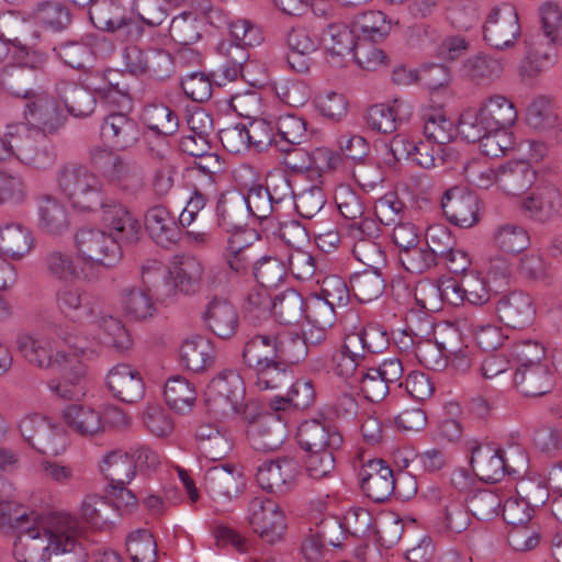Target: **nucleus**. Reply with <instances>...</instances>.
Returning <instances> with one entry per match:
<instances>
[{"label": "nucleus", "mask_w": 562, "mask_h": 562, "mask_svg": "<svg viewBox=\"0 0 562 562\" xmlns=\"http://www.w3.org/2000/svg\"><path fill=\"white\" fill-rule=\"evenodd\" d=\"M57 529L44 526L40 516L35 522L19 530L13 554L19 562H47Z\"/></svg>", "instance_id": "9"}, {"label": "nucleus", "mask_w": 562, "mask_h": 562, "mask_svg": "<svg viewBox=\"0 0 562 562\" xmlns=\"http://www.w3.org/2000/svg\"><path fill=\"white\" fill-rule=\"evenodd\" d=\"M351 290L360 302H371L380 297L385 289L381 269L367 268L356 272L350 279Z\"/></svg>", "instance_id": "55"}, {"label": "nucleus", "mask_w": 562, "mask_h": 562, "mask_svg": "<svg viewBox=\"0 0 562 562\" xmlns=\"http://www.w3.org/2000/svg\"><path fill=\"white\" fill-rule=\"evenodd\" d=\"M101 333L100 339L102 344L114 348L119 352H123L132 346V338L122 322L111 315H101L94 318Z\"/></svg>", "instance_id": "56"}, {"label": "nucleus", "mask_w": 562, "mask_h": 562, "mask_svg": "<svg viewBox=\"0 0 562 562\" xmlns=\"http://www.w3.org/2000/svg\"><path fill=\"white\" fill-rule=\"evenodd\" d=\"M527 123L531 128L549 132L562 145V120L550 100L539 97L527 109Z\"/></svg>", "instance_id": "40"}, {"label": "nucleus", "mask_w": 562, "mask_h": 562, "mask_svg": "<svg viewBox=\"0 0 562 562\" xmlns=\"http://www.w3.org/2000/svg\"><path fill=\"white\" fill-rule=\"evenodd\" d=\"M203 488L210 497L226 503L236 497L244 485L243 475L233 465H215L207 469L203 477Z\"/></svg>", "instance_id": "22"}, {"label": "nucleus", "mask_w": 562, "mask_h": 562, "mask_svg": "<svg viewBox=\"0 0 562 562\" xmlns=\"http://www.w3.org/2000/svg\"><path fill=\"white\" fill-rule=\"evenodd\" d=\"M540 23L547 42L542 43L540 34L525 38L527 56L520 66V74L529 78L552 65L553 46L562 45V10L558 4L547 2L540 8Z\"/></svg>", "instance_id": "5"}, {"label": "nucleus", "mask_w": 562, "mask_h": 562, "mask_svg": "<svg viewBox=\"0 0 562 562\" xmlns=\"http://www.w3.org/2000/svg\"><path fill=\"white\" fill-rule=\"evenodd\" d=\"M88 553L75 537L57 529L47 562H87Z\"/></svg>", "instance_id": "59"}, {"label": "nucleus", "mask_w": 562, "mask_h": 562, "mask_svg": "<svg viewBox=\"0 0 562 562\" xmlns=\"http://www.w3.org/2000/svg\"><path fill=\"white\" fill-rule=\"evenodd\" d=\"M359 41L380 42L391 31V21L381 11H368L356 16L353 26Z\"/></svg>", "instance_id": "52"}, {"label": "nucleus", "mask_w": 562, "mask_h": 562, "mask_svg": "<svg viewBox=\"0 0 562 562\" xmlns=\"http://www.w3.org/2000/svg\"><path fill=\"white\" fill-rule=\"evenodd\" d=\"M276 148L281 153H290L294 146L306 139V122L296 115L285 114L278 117L273 125Z\"/></svg>", "instance_id": "45"}, {"label": "nucleus", "mask_w": 562, "mask_h": 562, "mask_svg": "<svg viewBox=\"0 0 562 562\" xmlns=\"http://www.w3.org/2000/svg\"><path fill=\"white\" fill-rule=\"evenodd\" d=\"M248 512L249 524L262 541L274 544L282 540L286 529L285 516L276 502L255 497Z\"/></svg>", "instance_id": "11"}, {"label": "nucleus", "mask_w": 562, "mask_h": 562, "mask_svg": "<svg viewBox=\"0 0 562 562\" xmlns=\"http://www.w3.org/2000/svg\"><path fill=\"white\" fill-rule=\"evenodd\" d=\"M458 131L467 142L476 143L495 128L480 106L470 108L461 114Z\"/></svg>", "instance_id": "58"}, {"label": "nucleus", "mask_w": 562, "mask_h": 562, "mask_svg": "<svg viewBox=\"0 0 562 562\" xmlns=\"http://www.w3.org/2000/svg\"><path fill=\"white\" fill-rule=\"evenodd\" d=\"M124 65L130 74L135 76L148 75L156 80H165L175 71L172 55L161 48L143 49L131 45L122 53Z\"/></svg>", "instance_id": "8"}, {"label": "nucleus", "mask_w": 562, "mask_h": 562, "mask_svg": "<svg viewBox=\"0 0 562 562\" xmlns=\"http://www.w3.org/2000/svg\"><path fill=\"white\" fill-rule=\"evenodd\" d=\"M536 172L527 161H512L498 168L497 184L507 194L518 195L535 181Z\"/></svg>", "instance_id": "42"}, {"label": "nucleus", "mask_w": 562, "mask_h": 562, "mask_svg": "<svg viewBox=\"0 0 562 562\" xmlns=\"http://www.w3.org/2000/svg\"><path fill=\"white\" fill-rule=\"evenodd\" d=\"M358 479L363 494L375 503L387 501L395 491L396 477L383 459L366 461L358 473Z\"/></svg>", "instance_id": "16"}, {"label": "nucleus", "mask_w": 562, "mask_h": 562, "mask_svg": "<svg viewBox=\"0 0 562 562\" xmlns=\"http://www.w3.org/2000/svg\"><path fill=\"white\" fill-rule=\"evenodd\" d=\"M243 378L235 371H221L207 385L206 396L211 409L223 415L239 412L245 400Z\"/></svg>", "instance_id": "10"}, {"label": "nucleus", "mask_w": 562, "mask_h": 562, "mask_svg": "<svg viewBox=\"0 0 562 562\" xmlns=\"http://www.w3.org/2000/svg\"><path fill=\"white\" fill-rule=\"evenodd\" d=\"M57 188L71 207L81 213L103 212V220L111 224L122 221L131 229L132 221L127 207L117 199L106 194L100 177L90 167L70 161L63 165L56 175Z\"/></svg>", "instance_id": "1"}, {"label": "nucleus", "mask_w": 562, "mask_h": 562, "mask_svg": "<svg viewBox=\"0 0 562 562\" xmlns=\"http://www.w3.org/2000/svg\"><path fill=\"white\" fill-rule=\"evenodd\" d=\"M126 547L133 562H156L157 544L149 530L132 531L127 536Z\"/></svg>", "instance_id": "64"}, {"label": "nucleus", "mask_w": 562, "mask_h": 562, "mask_svg": "<svg viewBox=\"0 0 562 562\" xmlns=\"http://www.w3.org/2000/svg\"><path fill=\"white\" fill-rule=\"evenodd\" d=\"M156 278H164L165 271L160 268L150 270L147 267L142 269L144 288L127 286L122 290L121 297L125 313L134 319H145L153 315L155 305L149 294V285Z\"/></svg>", "instance_id": "23"}, {"label": "nucleus", "mask_w": 562, "mask_h": 562, "mask_svg": "<svg viewBox=\"0 0 562 562\" xmlns=\"http://www.w3.org/2000/svg\"><path fill=\"white\" fill-rule=\"evenodd\" d=\"M100 214V221L110 232L97 227H81L75 234V245L78 256L85 262H91L98 266L113 267L122 258V247L124 245H134L140 236V224L127 210V216L132 221L131 232L126 224L120 220L117 224H111L103 220V212ZM117 220V217H114ZM116 222V221H114Z\"/></svg>", "instance_id": "3"}, {"label": "nucleus", "mask_w": 562, "mask_h": 562, "mask_svg": "<svg viewBox=\"0 0 562 562\" xmlns=\"http://www.w3.org/2000/svg\"><path fill=\"white\" fill-rule=\"evenodd\" d=\"M277 359H290L292 362L305 359V345L299 333L263 331L246 340L243 360L248 368Z\"/></svg>", "instance_id": "6"}, {"label": "nucleus", "mask_w": 562, "mask_h": 562, "mask_svg": "<svg viewBox=\"0 0 562 562\" xmlns=\"http://www.w3.org/2000/svg\"><path fill=\"white\" fill-rule=\"evenodd\" d=\"M180 358L188 370L200 372L212 366L214 348L210 339L203 336H194L182 342Z\"/></svg>", "instance_id": "44"}, {"label": "nucleus", "mask_w": 562, "mask_h": 562, "mask_svg": "<svg viewBox=\"0 0 562 562\" xmlns=\"http://www.w3.org/2000/svg\"><path fill=\"white\" fill-rule=\"evenodd\" d=\"M56 304L60 313L74 323L94 322L100 314L98 299L77 285H64L56 292Z\"/></svg>", "instance_id": "15"}, {"label": "nucleus", "mask_w": 562, "mask_h": 562, "mask_svg": "<svg viewBox=\"0 0 562 562\" xmlns=\"http://www.w3.org/2000/svg\"><path fill=\"white\" fill-rule=\"evenodd\" d=\"M502 323L514 329H521L532 323L535 308L529 294L514 291L503 295L496 306Z\"/></svg>", "instance_id": "25"}, {"label": "nucleus", "mask_w": 562, "mask_h": 562, "mask_svg": "<svg viewBox=\"0 0 562 562\" xmlns=\"http://www.w3.org/2000/svg\"><path fill=\"white\" fill-rule=\"evenodd\" d=\"M25 127H18L16 144H14V156L23 164L35 169H47L52 167L56 159L54 146L41 137L40 142L34 140L30 134L23 136Z\"/></svg>", "instance_id": "27"}, {"label": "nucleus", "mask_w": 562, "mask_h": 562, "mask_svg": "<svg viewBox=\"0 0 562 562\" xmlns=\"http://www.w3.org/2000/svg\"><path fill=\"white\" fill-rule=\"evenodd\" d=\"M412 113L413 108L411 103L396 98L390 103H379L370 106L368 124L372 130L383 134H391L403 123L407 122Z\"/></svg>", "instance_id": "26"}, {"label": "nucleus", "mask_w": 562, "mask_h": 562, "mask_svg": "<svg viewBox=\"0 0 562 562\" xmlns=\"http://www.w3.org/2000/svg\"><path fill=\"white\" fill-rule=\"evenodd\" d=\"M521 34L516 8L508 2L494 5L483 26L485 42L493 48L503 50L515 45Z\"/></svg>", "instance_id": "7"}, {"label": "nucleus", "mask_w": 562, "mask_h": 562, "mask_svg": "<svg viewBox=\"0 0 562 562\" xmlns=\"http://www.w3.org/2000/svg\"><path fill=\"white\" fill-rule=\"evenodd\" d=\"M37 24L52 33H61L71 24L70 9L59 1H43L33 10Z\"/></svg>", "instance_id": "47"}, {"label": "nucleus", "mask_w": 562, "mask_h": 562, "mask_svg": "<svg viewBox=\"0 0 562 562\" xmlns=\"http://www.w3.org/2000/svg\"><path fill=\"white\" fill-rule=\"evenodd\" d=\"M55 92L70 115L87 117L94 112L97 101L91 89L63 80L56 83Z\"/></svg>", "instance_id": "32"}, {"label": "nucleus", "mask_w": 562, "mask_h": 562, "mask_svg": "<svg viewBox=\"0 0 562 562\" xmlns=\"http://www.w3.org/2000/svg\"><path fill=\"white\" fill-rule=\"evenodd\" d=\"M195 438L200 453L211 461L224 459L233 447L228 434L211 424L199 426Z\"/></svg>", "instance_id": "39"}, {"label": "nucleus", "mask_w": 562, "mask_h": 562, "mask_svg": "<svg viewBox=\"0 0 562 562\" xmlns=\"http://www.w3.org/2000/svg\"><path fill=\"white\" fill-rule=\"evenodd\" d=\"M103 140L113 149L125 150L133 147L140 137L138 123L125 112H111L101 124Z\"/></svg>", "instance_id": "20"}, {"label": "nucleus", "mask_w": 562, "mask_h": 562, "mask_svg": "<svg viewBox=\"0 0 562 562\" xmlns=\"http://www.w3.org/2000/svg\"><path fill=\"white\" fill-rule=\"evenodd\" d=\"M305 299L294 289H288L272 300V312L280 324L294 325L304 318Z\"/></svg>", "instance_id": "51"}, {"label": "nucleus", "mask_w": 562, "mask_h": 562, "mask_svg": "<svg viewBox=\"0 0 562 562\" xmlns=\"http://www.w3.org/2000/svg\"><path fill=\"white\" fill-rule=\"evenodd\" d=\"M424 134L430 143L441 147L454 136L453 122L439 110H429L423 115Z\"/></svg>", "instance_id": "62"}, {"label": "nucleus", "mask_w": 562, "mask_h": 562, "mask_svg": "<svg viewBox=\"0 0 562 562\" xmlns=\"http://www.w3.org/2000/svg\"><path fill=\"white\" fill-rule=\"evenodd\" d=\"M7 41L13 47V63L32 70L37 77L44 70L49 60L47 52L36 48L34 45L23 42L19 36L8 37Z\"/></svg>", "instance_id": "54"}, {"label": "nucleus", "mask_w": 562, "mask_h": 562, "mask_svg": "<svg viewBox=\"0 0 562 562\" xmlns=\"http://www.w3.org/2000/svg\"><path fill=\"white\" fill-rule=\"evenodd\" d=\"M18 347L23 357L32 364L42 369H52L60 374V380L48 382L49 390L63 400L78 401L86 395L85 366L74 356L65 351L54 352L50 342L45 338L21 335Z\"/></svg>", "instance_id": "2"}, {"label": "nucleus", "mask_w": 562, "mask_h": 562, "mask_svg": "<svg viewBox=\"0 0 562 562\" xmlns=\"http://www.w3.org/2000/svg\"><path fill=\"white\" fill-rule=\"evenodd\" d=\"M441 209L447 220L454 226L469 228L479 222V198L465 188L453 187L445 191Z\"/></svg>", "instance_id": "17"}, {"label": "nucleus", "mask_w": 562, "mask_h": 562, "mask_svg": "<svg viewBox=\"0 0 562 562\" xmlns=\"http://www.w3.org/2000/svg\"><path fill=\"white\" fill-rule=\"evenodd\" d=\"M38 225L42 231L60 235L69 227L68 212L55 196L45 195L38 202Z\"/></svg>", "instance_id": "46"}, {"label": "nucleus", "mask_w": 562, "mask_h": 562, "mask_svg": "<svg viewBox=\"0 0 562 562\" xmlns=\"http://www.w3.org/2000/svg\"><path fill=\"white\" fill-rule=\"evenodd\" d=\"M100 470L111 488L130 484L135 475L133 461L127 452L122 451L108 453L100 464Z\"/></svg>", "instance_id": "49"}, {"label": "nucleus", "mask_w": 562, "mask_h": 562, "mask_svg": "<svg viewBox=\"0 0 562 562\" xmlns=\"http://www.w3.org/2000/svg\"><path fill=\"white\" fill-rule=\"evenodd\" d=\"M300 473V461L294 456H283L265 460L257 469L256 480L262 490L284 494L294 486Z\"/></svg>", "instance_id": "13"}, {"label": "nucleus", "mask_w": 562, "mask_h": 562, "mask_svg": "<svg viewBox=\"0 0 562 562\" xmlns=\"http://www.w3.org/2000/svg\"><path fill=\"white\" fill-rule=\"evenodd\" d=\"M467 446L471 453L470 465L482 481L497 483L503 480L506 474L503 449L477 440H470Z\"/></svg>", "instance_id": "19"}, {"label": "nucleus", "mask_w": 562, "mask_h": 562, "mask_svg": "<svg viewBox=\"0 0 562 562\" xmlns=\"http://www.w3.org/2000/svg\"><path fill=\"white\" fill-rule=\"evenodd\" d=\"M297 442L305 452L304 470L311 479L330 477L336 468V452L344 443L342 435L329 419L303 422L297 430Z\"/></svg>", "instance_id": "4"}, {"label": "nucleus", "mask_w": 562, "mask_h": 562, "mask_svg": "<svg viewBox=\"0 0 562 562\" xmlns=\"http://www.w3.org/2000/svg\"><path fill=\"white\" fill-rule=\"evenodd\" d=\"M245 204L249 214L260 221L263 232L273 228V221L279 216V210L274 206L267 190L261 184L250 187L246 195L238 199V206Z\"/></svg>", "instance_id": "35"}, {"label": "nucleus", "mask_w": 562, "mask_h": 562, "mask_svg": "<svg viewBox=\"0 0 562 562\" xmlns=\"http://www.w3.org/2000/svg\"><path fill=\"white\" fill-rule=\"evenodd\" d=\"M367 356L361 351L356 338L346 336L341 348L334 353V373L355 385L357 378L367 369Z\"/></svg>", "instance_id": "31"}, {"label": "nucleus", "mask_w": 562, "mask_h": 562, "mask_svg": "<svg viewBox=\"0 0 562 562\" xmlns=\"http://www.w3.org/2000/svg\"><path fill=\"white\" fill-rule=\"evenodd\" d=\"M522 210L529 220L540 224L549 223L562 210V193L551 183L538 187L522 201Z\"/></svg>", "instance_id": "21"}, {"label": "nucleus", "mask_w": 562, "mask_h": 562, "mask_svg": "<svg viewBox=\"0 0 562 562\" xmlns=\"http://www.w3.org/2000/svg\"><path fill=\"white\" fill-rule=\"evenodd\" d=\"M38 78L32 70L15 63L7 65L0 72V87L8 93L23 99H31L40 91L35 89Z\"/></svg>", "instance_id": "38"}, {"label": "nucleus", "mask_w": 562, "mask_h": 562, "mask_svg": "<svg viewBox=\"0 0 562 562\" xmlns=\"http://www.w3.org/2000/svg\"><path fill=\"white\" fill-rule=\"evenodd\" d=\"M80 517L94 529H104L117 518V507L105 497L88 495L80 506Z\"/></svg>", "instance_id": "43"}, {"label": "nucleus", "mask_w": 562, "mask_h": 562, "mask_svg": "<svg viewBox=\"0 0 562 562\" xmlns=\"http://www.w3.org/2000/svg\"><path fill=\"white\" fill-rule=\"evenodd\" d=\"M293 363L290 359H277L249 369L255 374V384L259 390H278L292 382L293 376L289 366Z\"/></svg>", "instance_id": "41"}, {"label": "nucleus", "mask_w": 562, "mask_h": 562, "mask_svg": "<svg viewBox=\"0 0 562 562\" xmlns=\"http://www.w3.org/2000/svg\"><path fill=\"white\" fill-rule=\"evenodd\" d=\"M246 435L255 450L273 451L285 439L284 426L273 415L260 417L246 427Z\"/></svg>", "instance_id": "30"}, {"label": "nucleus", "mask_w": 562, "mask_h": 562, "mask_svg": "<svg viewBox=\"0 0 562 562\" xmlns=\"http://www.w3.org/2000/svg\"><path fill=\"white\" fill-rule=\"evenodd\" d=\"M206 328L221 339L232 338L238 328L236 308L225 299H213L203 313Z\"/></svg>", "instance_id": "28"}, {"label": "nucleus", "mask_w": 562, "mask_h": 562, "mask_svg": "<svg viewBox=\"0 0 562 562\" xmlns=\"http://www.w3.org/2000/svg\"><path fill=\"white\" fill-rule=\"evenodd\" d=\"M514 383L525 396H541L553 386V375L548 362L516 368Z\"/></svg>", "instance_id": "34"}, {"label": "nucleus", "mask_w": 562, "mask_h": 562, "mask_svg": "<svg viewBox=\"0 0 562 562\" xmlns=\"http://www.w3.org/2000/svg\"><path fill=\"white\" fill-rule=\"evenodd\" d=\"M120 10L113 0H95L90 4L89 18L97 29L115 33L120 23L124 21Z\"/></svg>", "instance_id": "63"}, {"label": "nucleus", "mask_w": 562, "mask_h": 562, "mask_svg": "<svg viewBox=\"0 0 562 562\" xmlns=\"http://www.w3.org/2000/svg\"><path fill=\"white\" fill-rule=\"evenodd\" d=\"M37 514L34 510L9 501V497L0 499V530L8 532L19 531L26 528V525L35 522Z\"/></svg>", "instance_id": "60"}, {"label": "nucleus", "mask_w": 562, "mask_h": 562, "mask_svg": "<svg viewBox=\"0 0 562 562\" xmlns=\"http://www.w3.org/2000/svg\"><path fill=\"white\" fill-rule=\"evenodd\" d=\"M492 243L495 248L506 254H518L530 244L528 232L521 225L503 223L497 225L492 234Z\"/></svg>", "instance_id": "50"}, {"label": "nucleus", "mask_w": 562, "mask_h": 562, "mask_svg": "<svg viewBox=\"0 0 562 562\" xmlns=\"http://www.w3.org/2000/svg\"><path fill=\"white\" fill-rule=\"evenodd\" d=\"M106 384L115 398L133 404L145 394V384L139 371L127 363L113 367L106 376Z\"/></svg>", "instance_id": "24"}, {"label": "nucleus", "mask_w": 562, "mask_h": 562, "mask_svg": "<svg viewBox=\"0 0 562 562\" xmlns=\"http://www.w3.org/2000/svg\"><path fill=\"white\" fill-rule=\"evenodd\" d=\"M31 231L16 222L0 224V252L13 260L23 258L33 248Z\"/></svg>", "instance_id": "36"}, {"label": "nucleus", "mask_w": 562, "mask_h": 562, "mask_svg": "<svg viewBox=\"0 0 562 562\" xmlns=\"http://www.w3.org/2000/svg\"><path fill=\"white\" fill-rule=\"evenodd\" d=\"M24 117L27 125L41 133V137L57 134L67 121V115L57 101L42 91L29 99Z\"/></svg>", "instance_id": "14"}, {"label": "nucleus", "mask_w": 562, "mask_h": 562, "mask_svg": "<svg viewBox=\"0 0 562 562\" xmlns=\"http://www.w3.org/2000/svg\"><path fill=\"white\" fill-rule=\"evenodd\" d=\"M325 41L327 53L334 57H344L352 55L359 65L363 66V60L360 56L362 44L356 42V32L347 25L337 23L329 24L325 31Z\"/></svg>", "instance_id": "37"}, {"label": "nucleus", "mask_w": 562, "mask_h": 562, "mask_svg": "<svg viewBox=\"0 0 562 562\" xmlns=\"http://www.w3.org/2000/svg\"><path fill=\"white\" fill-rule=\"evenodd\" d=\"M19 430L24 441L42 454L58 456L65 449L64 435L44 416L27 415L21 419Z\"/></svg>", "instance_id": "12"}, {"label": "nucleus", "mask_w": 562, "mask_h": 562, "mask_svg": "<svg viewBox=\"0 0 562 562\" xmlns=\"http://www.w3.org/2000/svg\"><path fill=\"white\" fill-rule=\"evenodd\" d=\"M480 106L495 131L501 127H510L517 120V111L514 103L504 95L496 94L490 97Z\"/></svg>", "instance_id": "61"}, {"label": "nucleus", "mask_w": 562, "mask_h": 562, "mask_svg": "<svg viewBox=\"0 0 562 562\" xmlns=\"http://www.w3.org/2000/svg\"><path fill=\"white\" fill-rule=\"evenodd\" d=\"M164 395L167 405L178 412L184 413L191 409L196 398V391L188 379L175 375L167 380Z\"/></svg>", "instance_id": "53"}, {"label": "nucleus", "mask_w": 562, "mask_h": 562, "mask_svg": "<svg viewBox=\"0 0 562 562\" xmlns=\"http://www.w3.org/2000/svg\"><path fill=\"white\" fill-rule=\"evenodd\" d=\"M143 120L148 130L158 136H170L178 131L177 114L164 104H150L143 111Z\"/></svg>", "instance_id": "57"}, {"label": "nucleus", "mask_w": 562, "mask_h": 562, "mask_svg": "<svg viewBox=\"0 0 562 562\" xmlns=\"http://www.w3.org/2000/svg\"><path fill=\"white\" fill-rule=\"evenodd\" d=\"M321 45L322 38L315 30L306 25L293 26L286 33L289 66L296 72H307L313 63L311 55L317 52Z\"/></svg>", "instance_id": "18"}, {"label": "nucleus", "mask_w": 562, "mask_h": 562, "mask_svg": "<svg viewBox=\"0 0 562 562\" xmlns=\"http://www.w3.org/2000/svg\"><path fill=\"white\" fill-rule=\"evenodd\" d=\"M503 70L504 64L501 58L480 52L461 64L459 74L476 85H488L499 78Z\"/></svg>", "instance_id": "33"}, {"label": "nucleus", "mask_w": 562, "mask_h": 562, "mask_svg": "<svg viewBox=\"0 0 562 562\" xmlns=\"http://www.w3.org/2000/svg\"><path fill=\"white\" fill-rule=\"evenodd\" d=\"M145 228L159 246L169 248L180 238V227L164 205H154L145 213Z\"/></svg>", "instance_id": "29"}, {"label": "nucleus", "mask_w": 562, "mask_h": 562, "mask_svg": "<svg viewBox=\"0 0 562 562\" xmlns=\"http://www.w3.org/2000/svg\"><path fill=\"white\" fill-rule=\"evenodd\" d=\"M65 422L81 436H94L102 432L101 412L92 407L71 404L64 409Z\"/></svg>", "instance_id": "48"}]
</instances>
